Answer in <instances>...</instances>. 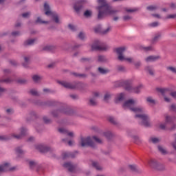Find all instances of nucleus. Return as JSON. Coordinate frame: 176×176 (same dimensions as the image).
Returning <instances> with one entry per match:
<instances>
[{"instance_id": "603ef678", "label": "nucleus", "mask_w": 176, "mask_h": 176, "mask_svg": "<svg viewBox=\"0 0 176 176\" xmlns=\"http://www.w3.org/2000/svg\"><path fill=\"white\" fill-rule=\"evenodd\" d=\"M30 16H31V12H28L22 14V17H23L24 19H28Z\"/></svg>"}, {"instance_id": "9b49d317", "label": "nucleus", "mask_w": 176, "mask_h": 176, "mask_svg": "<svg viewBox=\"0 0 176 176\" xmlns=\"http://www.w3.org/2000/svg\"><path fill=\"white\" fill-rule=\"evenodd\" d=\"M114 52L118 54V58L120 61H124V55L123 52H126V47H120L114 50Z\"/></svg>"}, {"instance_id": "6ab92c4d", "label": "nucleus", "mask_w": 176, "mask_h": 176, "mask_svg": "<svg viewBox=\"0 0 176 176\" xmlns=\"http://www.w3.org/2000/svg\"><path fill=\"white\" fill-rule=\"evenodd\" d=\"M36 41V38H29L24 43L25 46H32Z\"/></svg>"}, {"instance_id": "473e14b6", "label": "nucleus", "mask_w": 176, "mask_h": 176, "mask_svg": "<svg viewBox=\"0 0 176 176\" xmlns=\"http://www.w3.org/2000/svg\"><path fill=\"white\" fill-rule=\"evenodd\" d=\"M94 32L96 34H102V29L101 28V25H98L94 28Z\"/></svg>"}, {"instance_id": "b1692460", "label": "nucleus", "mask_w": 176, "mask_h": 176, "mask_svg": "<svg viewBox=\"0 0 176 176\" xmlns=\"http://www.w3.org/2000/svg\"><path fill=\"white\" fill-rule=\"evenodd\" d=\"M29 166H30V168H32V170H35V168L39 166L38 165V163H36L35 161H30Z\"/></svg>"}, {"instance_id": "c85d7f7f", "label": "nucleus", "mask_w": 176, "mask_h": 176, "mask_svg": "<svg viewBox=\"0 0 176 176\" xmlns=\"http://www.w3.org/2000/svg\"><path fill=\"white\" fill-rule=\"evenodd\" d=\"M147 10H150L151 12H155V10H157L159 7L156 5L154 6H149L146 8Z\"/></svg>"}, {"instance_id": "aec40b11", "label": "nucleus", "mask_w": 176, "mask_h": 176, "mask_svg": "<svg viewBox=\"0 0 176 176\" xmlns=\"http://www.w3.org/2000/svg\"><path fill=\"white\" fill-rule=\"evenodd\" d=\"M144 71L149 74V75H151V76H153L155 75V70L153 69V67H152L151 66H146L144 68Z\"/></svg>"}, {"instance_id": "7c9ffc66", "label": "nucleus", "mask_w": 176, "mask_h": 176, "mask_svg": "<svg viewBox=\"0 0 176 176\" xmlns=\"http://www.w3.org/2000/svg\"><path fill=\"white\" fill-rule=\"evenodd\" d=\"M63 159H68V157H74V155L71 153L65 152L62 154Z\"/></svg>"}, {"instance_id": "9d476101", "label": "nucleus", "mask_w": 176, "mask_h": 176, "mask_svg": "<svg viewBox=\"0 0 176 176\" xmlns=\"http://www.w3.org/2000/svg\"><path fill=\"white\" fill-rule=\"evenodd\" d=\"M20 133L18 135H16L15 133L11 134V137H13V138H16V140H21L23 137H25V135L28 134V130L25 127H21L20 129Z\"/></svg>"}, {"instance_id": "5fc2aeb1", "label": "nucleus", "mask_w": 176, "mask_h": 176, "mask_svg": "<svg viewBox=\"0 0 176 176\" xmlns=\"http://www.w3.org/2000/svg\"><path fill=\"white\" fill-rule=\"evenodd\" d=\"M30 116L32 118V119H36V118H38V114H36V112L35 111H31Z\"/></svg>"}, {"instance_id": "4be33fe9", "label": "nucleus", "mask_w": 176, "mask_h": 176, "mask_svg": "<svg viewBox=\"0 0 176 176\" xmlns=\"http://www.w3.org/2000/svg\"><path fill=\"white\" fill-rule=\"evenodd\" d=\"M129 167L131 171H134L135 173H141V170H140L138 166L135 164L129 165Z\"/></svg>"}, {"instance_id": "39448f33", "label": "nucleus", "mask_w": 176, "mask_h": 176, "mask_svg": "<svg viewBox=\"0 0 176 176\" xmlns=\"http://www.w3.org/2000/svg\"><path fill=\"white\" fill-rule=\"evenodd\" d=\"M80 146L85 148L86 146H90L91 148H96V143L93 142L90 137H81L79 141Z\"/></svg>"}, {"instance_id": "dca6fc26", "label": "nucleus", "mask_w": 176, "mask_h": 176, "mask_svg": "<svg viewBox=\"0 0 176 176\" xmlns=\"http://www.w3.org/2000/svg\"><path fill=\"white\" fill-rule=\"evenodd\" d=\"M124 100V94L121 93L118 94L115 98V102L116 104H119V102H122Z\"/></svg>"}, {"instance_id": "6e6552de", "label": "nucleus", "mask_w": 176, "mask_h": 176, "mask_svg": "<svg viewBox=\"0 0 176 176\" xmlns=\"http://www.w3.org/2000/svg\"><path fill=\"white\" fill-rule=\"evenodd\" d=\"M126 90L128 91H131V93H135V94H140L141 93V90L144 89V85L140 84L136 87H133L131 85H126L125 87Z\"/></svg>"}, {"instance_id": "f704fd0d", "label": "nucleus", "mask_w": 176, "mask_h": 176, "mask_svg": "<svg viewBox=\"0 0 176 176\" xmlns=\"http://www.w3.org/2000/svg\"><path fill=\"white\" fill-rule=\"evenodd\" d=\"M89 104H91L92 107L97 105V99L95 98H91L89 99Z\"/></svg>"}, {"instance_id": "bb28decb", "label": "nucleus", "mask_w": 176, "mask_h": 176, "mask_svg": "<svg viewBox=\"0 0 176 176\" xmlns=\"http://www.w3.org/2000/svg\"><path fill=\"white\" fill-rule=\"evenodd\" d=\"M165 120H166V123H171V122H174V120H175V117H171V116L166 115L165 116Z\"/></svg>"}, {"instance_id": "69168bd1", "label": "nucleus", "mask_w": 176, "mask_h": 176, "mask_svg": "<svg viewBox=\"0 0 176 176\" xmlns=\"http://www.w3.org/2000/svg\"><path fill=\"white\" fill-rule=\"evenodd\" d=\"M68 28H69V30H71V31H76V27H75V25H74L69 24L68 25Z\"/></svg>"}, {"instance_id": "3c124183", "label": "nucleus", "mask_w": 176, "mask_h": 176, "mask_svg": "<svg viewBox=\"0 0 176 176\" xmlns=\"http://www.w3.org/2000/svg\"><path fill=\"white\" fill-rule=\"evenodd\" d=\"M43 119L44 122L46 123L47 124L52 123V120L49 119L47 116H44Z\"/></svg>"}, {"instance_id": "c756f323", "label": "nucleus", "mask_w": 176, "mask_h": 176, "mask_svg": "<svg viewBox=\"0 0 176 176\" xmlns=\"http://www.w3.org/2000/svg\"><path fill=\"white\" fill-rule=\"evenodd\" d=\"M158 151L162 154V155H167V150H166V148H164V147L162 146H158Z\"/></svg>"}, {"instance_id": "864d4df0", "label": "nucleus", "mask_w": 176, "mask_h": 176, "mask_svg": "<svg viewBox=\"0 0 176 176\" xmlns=\"http://www.w3.org/2000/svg\"><path fill=\"white\" fill-rule=\"evenodd\" d=\"M84 16L85 17H90L91 16V11L87 10L84 12Z\"/></svg>"}, {"instance_id": "4468645a", "label": "nucleus", "mask_w": 176, "mask_h": 176, "mask_svg": "<svg viewBox=\"0 0 176 176\" xmlns=\"http://www.w3.org/2000/svg\"><path fill=\"white\" fill-rule=\"evenodd\" d=\"M160 59V56H149L145 58L144 61H146V63H153L155 61H157V60Z\"/></svg>"}, {"instance_id": "680f3d73", "label": "nucleus", "mask_w": 176, "mask_h": 176, "mask_svg": "<svg viewBox=\"0 0 176 176\" xmlns=\"http://www.w3.org/2000/svg\"><path fill=\"white\" fill-rule=\"evenodd\" d=\"M92 98H96V100L100 97V92H94Z\"/></svg>"}, {"instance_id": "58836bf2", "label": "nucleus", "mask_w": 176, "mask_h": 176, "mask_svg": "<svg viewBox=\"0 0 176 176\" xmlns=\"http://www.w3.org/2000/svg\"><path fill=\"white\" fill-rule=\"evenodd\" d=\"M104 137H106L107 138H108L109 140V139L112 138V137L113 136V134L111 131H107L104 133Z\"/></svg>"}, {"instance_id": "e2e57ef3", "label": "nucleus", "mask_w": 176, "mask_h": 176, "mask_svg": "<svg viewBox=\"0 0 176 176\" xmlns=\"http://www.w3.org/2000/svg\"><path fill=\"white\" fill-rule=\"evenodd\" d=\"M135 67L138 69L141 67V61H137L134 63Z\"/></svg>"}, {"instance_id": "de8ad7c7", "label": "nucleus", "mask_w": 176, "mask_h": 176, "mask_svg": "<svg viewBox=\"0 0 176 176\" xmlns=\"http://www.w3.org/2000/svg\"><path fill=\"white\" fill-rule=\"evenodd\" d=\"M8 140H10V136H8V135L0 136V141H6Z\"/></svg>"}, {"instance_id": "4c0bfd02", "label": "nucleus", "mask_w": 176, "mask_h": 176, "mask_svg": "<svg viewBox=\"0 0 176 176\" xmlns=\"http://www.w3.org/2000/svg\"><path fill=\"white\" fill-rule=\"evenodd\" d=\"M160 38H162V34L158 33V34H155V36L153 38V43L157 42V41H159V39H160Z\"/></svg>"}, {"instance_id": "5701e85b", "label": "nucleus", "mask_w": 176, "mask_h": 176, "mask_svg": "<svg viewBox=\"0 0 176 176\" xmlns=\"http://www.w3.org/2000/svg\"><path fill=\"white\" fill-rule=\"evenodd\" d=\"M92 166H93V167H94V168H96V170H98V171H102V168L100 165V164H98V162H93Z\"/></svg>"}, {"instance_id": "412c9836", "label": "nucleus", "mask_w": 176, "mask_h": 176, "mask_svg": "<svg viewBox=\"0 0 176 176\" xmlns=\"http://www.w3.org/2000/svg\"><path fill=\"white\" fill-rule=\"evenodd\" d=\"M113 96V94H111V92H107L104 96V101H105V102H108V101L112 98Z\"/></svg>"}, {"instance_id": "052dcab7", "label": "nucleus", "mask_w": 176, "mask_h": 176, "mask_svg": "<svg viewBox=\"0 0 176 176\" xmlns=\"http://www.w3.org/2000/svg\"><path fill=\"white\" fill-rule=\"evenodd\" d=\"M93 139L94 140V141H96V142H98V144H101L102 142V140H101V139L97 138L96 136H94Z\"/></svg>"}, {"instance_id": "c03bdc74", "label": "nucleus", "mask_w": 176, "mask_h": 176, "mask_svg": "<svg viewBox=\"0 0 176 176\" xmlns=\"http://www.w3.org/2000/svg\"><path fill=\"white\" fill-rule=\"evenodd\" d=\"M30 93L32 94V96H36V97H38L39 96V93L36 89H31Z\"/></svg>"}, {"instance_id": "c9c22d12", "label": "nucleus", "mask_w": 176, "mask_h": 176, "mask_svg": "<svg viewBox=\"0 0 176 176\" xmlns=\"http://www.w3.org/2000/svg\"><path fill=\"white\" fill-rule=\"evenodd\" d=\"M111 30H112V27L109 26L107 29L102 30V35H107V34H109V32H111Z\"/></svg>"}, {"instance_id": "7ed1b4c3", "label": "nucleus", "mask_w": 176, "mask_h": 176, "mask_svg": "<svg viewBox=\"0 0 176 176\" xmlns=\"http://www.w3.org/2000/svg\"><path fill=\"white\" fill-rule=\"evenodd\" d=\"M51 105H56V104H59L60 105V108L57 110H53L51 111V115H52L53 118H59L60 115L63 113V115H72L74 113V111L71 109L69 107H67V104L58 102L56 101H50Z\"/></svg>"}, {"instance_id": "f8f14e48", "label": "nucleus", "mask_w": 176, "mask_h": 176, "mask_svg": "<svg viewBox=\"0 0 176 176\" xmlns=\"http://www.w3.org/2000/svg\"><path fill=\"white\" fill-rule=\"evenodd\" d=\"M82 2H85V1H80L78 2H76L74 5V9L76 13H77V14H79L82 12V10H83Z\"/></svg>"}, {"instance_id": "774afa93", "label": "nucleus", "mask_w": 176, "mask_h": 176, "mask_svg": "<svg viewBox=\"0 0 176 176\" xmlns=\"http://www.w3.org/2000/svg\"><path fill=\"white\" fill-rule=\"evenodd\" d=\"M170 111L172 112H175L176 111V105L175 104H172L170 108Z\"/></svg>"}, {"instance_id": "6e6d98bb", "label": "nucleus", "mask_w": 176, "mask_h": 176, "mask_svg": "<svg viewBox=\"0 0 176 176\" xmlns=\"http://www.w3.org/2000/svg\"><path fill=\"white\" fill-rule=\"evenodd\" d=\"M98 61H99V63H104V61H105V57L102 56H98Z\"/></svg>"}, {"instance_id": "37998d69", "label": "nucleus", "mask_w": 176, "mask_h": 176, "mask_svg": "<svg viewBox=\"0 0 176 176\" xmlns=\"http://www.w3.org/2000/svg\"><path fill=\"white\" fill-rule=\"evenodd\" d=\"M58 132H59L60 134H67L68 131H67V129H65V128H59V129H58Z\"/></svg>"}, {"instance_id": "2f4dec72", "label": "nucleus", "mask_w": 176, "mask_h": 176, "mask_svg": "<svg viewBox=\"0 0 176 176\" xmlns=\"http://www.w3.org/2000/svg\"><path fill=\"white\" fill-rule=\"evenodd\" d=\"M148 141L153 144H159V142H160V139L157 138H151Z\"/></svg>"}, {"instance_id": "0e129e2a", "label": "nucleus", "mask_w": 176, "mask_h": 176, "mask_svg": "<svg viewBox=\"0 0 176 176\" xmlns=\"http://www.w3.org/2000/svg\"><path fill=\"white\" fill-rule=\"evenodd\" d=\"M133 139L135 140V144H138L139 142H141V139L138 136H134Z\"/></svg>"}, {"instance_id": "4d7b16f0", "label": "nucleus", "mask_w": 176, "mask_h": 176, "mask_svg": "<svg viewBox=\"0 0 176 176\" xmlns=\"http://www.w3.org/2000/svg\"><path fill=\"white\" fill-rule=\"evenodd\" d=\"M11 35H12V36H19V35H21V33L19 31H15L12 32Z\"/></svg>"}, {"instance_id": "79ce46f5", "label": "nucleus", "mask_w": 176, "mask_h": 176, "mask_svg": "<svg viewBox=\"0 0 176 176\" xmlns=\"http://www.w3.org/2000/svg\"><path fill=\"white\" fill-rule=\"evenodd\" d=\"M167 71H170V72H173V74H176V67L173 66H169L166 67Z\"/></svg>"}, {"instance_id": "cd10ccee", "label": "nucleus", "mask_w": 176, "mask_h": 176, "mask_svg": "<svg viewBox=\"0 0 176 176\" xmlns=\"http://www.w3.org/2000/svg\"><path fill=\"white\" fill-rule=\"evenodd\" d=\"M117 71L118 72H126L127 71V69H126V67H124L123 65H118Z\"/></svg>"}, {"instance_id": "13d9d810", "label": "nucleus", "mask_w": 176, "mask_h": 176, "mask_svg": "<svg viewBox=\"0 0 176 176\" xmlns=\"http://www.w3.org/2000/svg\"><path fill=\"white\" fill-rule=\"evenodd\" d=\"M146 101H147V102H149L150 104H155V100H153V98H152V97H148L146 98Z\"/></svg>"}, {"instance_id": "a18cd8bd", "label": "nucleus", "mask_w": 176, "mask_h": 176, "mask_svg": "<svg viewBox=\"0 0 176 176\" xmlns=\"http://www.w3.org/2000/svg\"><path fill=\"white\" fill-rule=\"evenodd\" d=\"M24 61H25V63H23V67H25V68H27V67H28V62L30 61V58H28L27 56L24 57Z\"/></svg>"}, {"instance_id": "2eb2a0df", "label": "nucleus", "mask_w": 176, "mask_h": 176, "mask_svg": "<svg viewBox=\"0 0 176 176\" xmlns=\"http://www.w3.org/2000/svg\"><path fill=\"white\" fill-rule=\"evenodd\" d=\"M52 19L56 23V24H61V21L60 20V16L56 12H52L51 14Z\"/></svg>"}, {"instance_id": "f03ea898", "label": "nucleus", "mask_w": 176, "mask_h": 176, "mask_svg": "<svg viewBox=\"0 0 176 176\" xmlns=\"http://www.w3.org/2000/svg\"><path fill=\"white\" fill-rule=\"evenodd\" d=\"M98 3L99 5L97 7L98 10V20H102L105 16H108L109 14H116V13H119V10H113L112 7L109 6L107 0H98Z\"/></svg>"}, {"instance_id": "0eeeda50", "label": "nucleus", "mask_w": 176, "mask_h": 176, "mask_svg": "<svg viewBox=\"0 0 176 176\" xmlns=\"http://www.w3.org/2000/svg\"><path fill=\"white\" fill-rule=\"evenodd\" d=\"M148 164L151 168H154V170H157L158 171H163L166 168L164 165L157 162L156 160H151L148 161Z\"/></svg>"}, {"instance_id": "a211bd4d", "label": "nucleus", "mask_w": 176, "mask_h": 176, "mask_svg": "<svg viewBox=\"0 0 176 176\" xmlns=\"http://www.w3.org/2000/svg\"><path fill=\"white\" fill-rule=\"evenodd\" d=\"M44 10L45 11L46 16H50V14L53 13V12L50 10V6H49L47 3H44Z\"/></svg>"}, {"instance_id": "a19ab883", "label": "nucleus", "mask_w": 176, "mask_h": 176, "mask_svg": "<svg viewBox=\"0 0 176 176\" xmlns=\"http://www.w3.org/2000/svg\"><path fill=\"white\" fill-rule=\"evenodd\" d=\"M36 23H38L39 24H49V21H42L41 17L37 18Z\"/></svg>"}, {"instance_id": "8fccbe9b", "label": "nucleus", "mask_w": 176, "mask_h": 176, "mask_svg": "<svg viewBox=\"0 0 176 176\" xmlns=\"http://www.w3.org/2000/svg\"><path fill=\"white\" fill-rule=\"evenodd\" d=\"M6 112L7 115H12L14 113V110L12 108H9V109H6Z\"/></svg>"}, {"instance_id": "f257e3e1", "label": "nucleus", "mask_w": 176, "mask_h": 176, "mask_svg": "<svg viewBox=\"0 0 176 176\" xmlns=\"http://www.w3.org/2000/svg\"><path fill=\"white\" fill-rule=\"evenodd\" d=\"M137 101L133 99H130L124 102L122 105L124 109H130L131 112L138 113L135 116V119H138L142 126L144 127H149L151 122L149 121V116L145 113V109L141 106H135Z\"/></svg>"}, {"instance_id": "393cba45", "label": "nucleus", "mask_w": 176, "mask_h": 176, "mask_svg": "<svg viewBox=\"0 0 176 176\" xmlns=\"http://www.w3.org/2000/svg\"><path fill=\"white\" fill-rule=\"evenodd\" d=\"M32 79L35 83H39V82H41V80H42V76H38V75H34L32 76Z\"/></svg>"}, {"instance_id": "72a5a7b5", "label": "nucleus", "mask_w": 176, "mask_h": 176, "mask_svg": "<svg viewBox=\"0 0 176 176\" xmlns=\"http://www.w3.org/2000/svg\"><path fill=\"white\" fill-rule=\"evenodd\" d=\"M54 49H56V46L52 45H45L43 48V50H54Z\"/></svg>"}, {"instance_id": "20e7f679", "label": "nucleus", "mask_w": 176, "mask_h": 176, "mask_svg": "<svg viewBox=\"0 0 176 176\" xmlns=\"http://www.w3.org/2000/svg\"><path fill=\"white\" fill-rule=\"evenodd\" d=\"M58 83L63 86L65 89H72L83 91L87 87V85L80 82H69L67 81H58Z\"/></svg>"}, {"instance_id": "49530a36", "label": "nucleus", "mask_w": 176, "mask_h": 176, "mask_svg": "<svg viewBox=\"0 0 176 176\" xmlns=\"http://www.w3.org/2000/svg\"><path fill=\"white\" fill-rule=\"evenodd\" d=\"M78 38H79V39H81V41H83V39H85V38H86V34H85V33L83 32H80L78 34Z\"/></svg>"}, {"instance_id": "423d86ee", "label": "nucleus", "mask_w": 176, "mask_h": 176, "mask_svg": "<svg viewBox=\"0 0 176 176\" xmlns=\"http://www.w3.org/2000/svg\"><path fill=\"white\" fill-rule=\"evenodd\" d=\"M91 49L92 50H108V49H109V46L103 44L98 40H96L91 45Z\"/></svg>"}, {"instance_id": "09e8293b", "label": "nucleus", "mask_w": 176, "mask_h": 176, "mask_svg": "<svg viewBox=\"0 0 176 176\" xmlns=\"http://www.w3.org/2000/svg\"><path fill=\"white\" fill-rule=\"evenodd\" d=\"M126 12H127V13H134V12H137V10H138V9L137 8H133V9H131V8H125Z\"/></svg>"}, {"instance_id": "ea45409f", "label": "nucleus", "mask_w": 176, "mask_h": 176, "mask_svg": "<svg viewBox=\"0 0 176 176\" xmlns=\"http://www.w3.org/2000/svg\"><path fill=\"white\" fill-rule=\"evenodd\" d=\"M143 50H144V52H152L153 50H155V49L153 48V46L150 45L148 47H144Z\"/></svg>"}, {"instance_id": "f3484780", "label": "nucleus", "mask_w": 176, "mask_h": 176, "mask_svg": "<svg viewBox=\"0 0 176 176\" xmlns=\"http://www.w3.org/2000/svg\"><path fill=\"white\" fill-rule=\"evenodd\" d=\"M98 72L101 75H107V74H109L111 72V70H109V69H108V68H104L102 67H98Z\"/></svg>"}, {"instance_id": "bf43d9fd", "label": "nucleus", "mask_w": 176, "mask_h": 176, "mask_svg": "<svg viewBox=\"0 0 176 176\" xmlns=\"http://www.w3.org/2000/svg\"><path fill=\"white\" fill-rule=\"evenodd\" d=\"M175 141L171 143V145L175 151H176V134L174 135Z\"/></svg>"}, {"instance_id": "1a4fd4ad", "label": "nucleus", "mask_w": 176, "mask_h": 176, "mask_svg": "<svg viewBox=\"0 0 176 176\" xmlns=\"http://www.w3.org/2000/svg\"><path fill=\"white\" fill-rule=\"evenodd\" d=\"M63 167L64 168H67V170H68V171H69L70 173H76V171L79 170V168H78V165L74 164L71 162H65L63 164Z\"/></svg>"}, {"instance_id": "e433bc0d", "label": "nucleus", "mask_w": 176, "mask_h": 176, "mask_svg": "<svg viewBox=\"0 0 176 176\" xmlns=\"http://www.w3.org/2000/svg\"><path fill=\"white\" fill-rule=\"evenodd\" d=\"M108 120L110 122V123H112V124H118V121L112 116L109 117Z\"/></svg>"}, {"instance_id": "338daca9", "label": "nucleus", "mask_w": 176, "mask_h": 176, "mask_svg": "<svg viewBox=\"0 0 176 176\" xmlns=\"http://www.w3.org/2000/svg\"><path fill=\"white\" fill-rule=\"evenodd\" d=\"M159 25V22H153L149 24L150 27H157Z\"/></svg>"}, {"instance_id": "ddd939ff", "label": "nucleus", "mask_w": 176, "mask_h": 176, "mask_svg": "<svg viewBox=\"0 0 176 176\" xmlns=\"http://www.w3.org/2000/svg\"><path fill=\"white\" fill-rule=\"evenodd\" d=\"M35 148L37 151H39V152L43 153H45V152H49L50 151V147L44 144H37L35 146Z\"/></svg>"}, {"instance_id": "a878e982", "label": "nucleus", "mask_w": 176, "mask_h": 176, "mask_svg": "<svg viewBox=\"0 0 176 176\" xmlns=\"http://www.w3.org/2000/svg\"><path fill=\"white\" fill-rule=\"evenodd\" d=\"M15 152L18 156H20V155H24V153H25V151L21 149V147H16L15 148Z\"/></svg>"}]
</instances>
